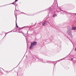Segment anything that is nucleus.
I'll list each match as a JSON object with an SVG mask.
<instances>
[{
	"mask_svg": "<svg viewBox=\"0 0 76 76\" xmlns=\"http://www.w3.org/2000/svg\"><path fill=\"white\" fill-rule=\"evenodd\" d=\"M43 61V63H46V62H44V61Z\"/></svg>",
	"mask_w": 76,
	"mask_h": 76,
	"instance_id": "10",
	"label": "nucleus"
},
{
	"mask_svg": "<svg viewBox=\"0 0 76 76\" xmlns=\"http://www.w3.org/2000/svg\"><path fill=\"white\" fill-rule=\"evenodd\" d=\"M37 42L35 41L31 43V45H30L29 47V49H33L34 46H35V45H37Z\"/></svg>",
	"mask_w": 76,
	"mask_h": 76,
	"instance_id": "1",
	"label": "nucleus"
},
{
	"mask_svg": "<svg viewBox=\"0 0 76 76\" xmlns=\"http://www.w3.org/2000/svg\"><path fill=\"white\" fill-rule=\"evenodd\" d=\"M75 15H76V13H75Z\"/></svg>",
	"mask_w": 76,
	"mask_h": 76,
	"instance_id": "14",
	"label": "nucleus"
},
{
	"mask_svg": "<svg viewBox=\"0 0 76 76\" xmlns=\"http://www.w3.org/2000/svg\"><path fill=\"white\" fill-rule=\"evenodd\" d=\"M6 36V35L5 36Z\"/></svg>",
	"mask_w": 76,
	"mask_h": 76,
	"instance_id": "18",
	"label": "nucleus"
},
{
	"mask_svg": "<svg viewBox=\"0 0 76 76\" xmlns=\"http://www.w3.org/2000/svg\"><path fill=\"white\" fill-rule=\"evenodd\" d=\"M72 30L70 29L66 31V33L69 35H72Z\"/></svg>",
	"mask_w": 76,
	"mask_h": 76,
	"instance_id": "2",
	"label": "nucleus"
},
{
	"mask_svg": "<svg viewBox=\"0 0 76 76\" xmlns=\"http://www.w3.org/2000/svg\"><path fill=\"white\" fill-rule=\"evenodd\" d=\"M16 19H17V17L16 16Z\"/></svg>",
	"mask_w": 76,
	"mask_h": 76,
	"instance_id": "11",
	"label": "nucleus"
},
{
	"mask_svg": "<svg viewBox=\"0 0 76 76\" xmlns=\"http://www.w3.org/2000/svg\"><path fill=\"white\" fill-rule=\"evenodd\" d=\"M16 26L17 28H18V26H17V23H16Z\"/></svg>",
	"mask_w": 76,
	"mask_h": 76,
	"instance_id": "6",
	"label": "nucleus"
},
{
	"mask_svg": "<svg viewBox=\"0 0 76 76\" xmlns=\"http://www.w3.org/2000/svg\"><path fill=\"white\" fill-rule=\"evenodd\" d=\"M73 59V58H72L71 59V60H72V59Z\"/></svg>",
	"mask_w": 76,
	"mask_h": 76,
	"instance_id": "12",
	"label": "nucleus"
},
{
	"mask_svg": "<svg viewBox=\"0 0 76 76\" xmlns=\"http://www.w3.org/2000/svg\"><path fill=\"white\" fill-rule=\"evenodd\" d=\"M75 51H76V48H75Z\"/></svg>",
	"mask_w": 76,
	"mask_h": 76,
	"instance_id": "9",
	"label": "nucleus"
},
{
	"mask_svg": "<svg viewBox=\"0 0 76 76\" xmlns=\"http://www.w3.org/2000/svg\"><path fill=\"white\" fill-rule=\"evenodd\" d=\"M9 32H9L8 33H9Z\"/></svg>",
	"mask_w": 76,
	"mask_h": 76,
	"instance_id": "17",
	"label": "nucleus"
},
{
	"mask_svg": "<svg viewBox=\"0 0 76 76\" xmlns=\"http://www.w3.org/2000/svg\"><path fill=\"white\" fill-rule=\"evenodd\" d=\"M42 25H43V26H45L46 25H47V22L45 21V22H44L42 23Z\"/></svg>",
	"mask_w": 76,
	"mask_h": 76,
	"instance_id": "3",
	"label": "nucleus"
},
{
	"mask_svg": "<svg viewBox=\"0 0 76 76\" xmlns=\"http://www.w3.org/2000/svg\"><path fill=\"white\" fill-rule=\"evenodd\" d=\"M55 16H56V14H55L53 15V17H55Z\"/></svg>",
	"mask_w": 76,
	"mask_h": 76,
	"instance_id": "5",
	"label": "nucleus"
},
{
	"mask_svg": "<svg viewBox=\"0 0 76 76\" xmlns=\"http://www.w3.org/2000/svg\"><path fill=\"white\" fill-rule=\"evenodd\" d=\"M61 10L62 11H62V10Z\"/></svg>",
	"mask_w": 76,
	"mask_h": 76,
	"instance_id": "15",
	"label": "nucleus"
},
{
	"mask_svg": "<svg viewBox=\"0 0 76 76\" xmlns=\"http://www.w3.org/2000/svg\"><path fill=\"white\" fill-rule=\"evenodd\" d=\"M18 0H15V2H16V1H18Z\"/></svg>",
	"mask_w": 76,
	"mask_h": 76,
	"instance_id": "7",
	"label": "nucleus"
},
{
	"mask_svg": "<svg viewBox=\"0 0 76 76\" xmlns=\"http://www.w3.org/2000/svg\"><path fill=\"white\" fill-rule=\"evenodd\" d=\"M12 4H14V5H15V3H12Z\"/></svg>",
	"mask_w": 76,
	"mask_h": 76,
	"instance_id": "8",
	"label": "nucleus"
},
{
	"mask_svg": "<svg viewBox=\"0 0 76 76\" xmlns=\"http://www.w3.org/2000/svg\"><path fill=\"white\" fill-rule=\"evenodd\" d=\"M72 29V30H76V26L73 27Z\"/></svg>",
	"mask_w": 76,
	"mask_h": 76,
	"instance_id": "4",
	"label": "nucleus"
},
{
	"mask_svg": "<svg viewBox=\"0 0 76 76\" xmlns=\"http://www.w3.org/2000/svg\"><path fill=\"white\" fill-rule=\"evenodd\" d=\"M2 69V70H4V69Z\"/></svg>",
	"mask_w": 76,
	"mask_h": 76,
	"instance_id": "13",
	"label": "nucleus"
},
{
	"mask_svg": "<svg viewBox=\"0 0 76 76\" xmlns=\"http://www.w3.org/2000/svg\"><path fill=\"white\" fill-rule=\"evenodd\" d=\"M11 32H12V31Z\"/></svg>",
	"mask_w": 76,
	"mask_h": 76,
	"instance_id": "16",
	"label": "nucleus"
}]
</instances>
